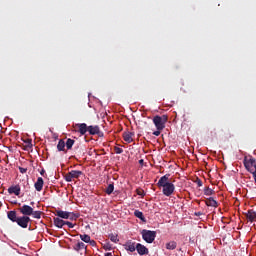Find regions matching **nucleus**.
Listing matches in <instances>:
<instances>
[{
    "mask_svg": "<svg viewBox=\"0 0 256 256\" xmlns=\"http://www.w3.org/2000/svg\"><path fill=\"white\" fill-rule=\"evenodd\" d=\"M109 239L112 243H119V238L117 234H109Z\"/></svg>",
    "mask_w": 256,
    "mask_h": 256,
    "instance_id": "cd10ccee",
    "label": "nucleus"
},
{
    "mask_svg": "<svg viewBox=\"0 0 256 256\" xmlns=\"http://www.w3.org/2000/svg\"><path fill=\"white\" fill-rule=\"evenodd\" d=\"M31 221V218L29 216H21L18 217V220L16 221L17 225L19 227H22V229H27L29 227V222Z\"/></svg>",
    "mask_w": 256,
    "mask_h": 256,
    "instance_id": "423d86ee",
    "label": "nucleus"
},
{
    "mask_svg": "<svg viewBox=\"0 0 256 256\" xmlns=\"http://www.w3.org/2000/svg\"><path fill=\"white\" fill-rule=\"evenodd\" d=\"M65 220L59 218V217H54L53 218V223L55 227H58V229H63V226L65 225Z\"/></svg>",
    "mask_w": 256,
    "mask_h": 256,
    "instance_id": "4468645a",
    "label": "nucleus"
},
{
    "mask_svg": "<svg viewBox=\"0 0 256 256\" xmlns=\"http://www.w3.org/2000/svg\"><path fill=\"white\" fill-rule=\"evenodd\" d=\"M113 191H115V185H113V183L109 184L105 190V193L107 195H111V193H113Z\"/></svg>",
    "mask_w": 256,
    "mask_h": 256,
    "instance_id": "b1692460",
    "label": "nucleus"
},
{
    "mask_svg": "<svg viewBox=\"0 0 256 256\" xmlns=\"http://www.w3.org/2000/svg\"><path fill=\"white\" fill-rule=\"evenodd\" d=\"M215 194V190L209 188V187H206L204 189V195H207V196H211V195H214Z\"/></svg>",
    "mask_w": 256,
    "mask_h": 256,
    "instance_id": "c85d7f7f",
    "label": "nucleus"
},
{
    "mask_svg": "<svg viewBox=\"0 0 256 256\" xmlns=\"http://www.w3.org/2000/svg\"><path fill=\"white\" fill-rule=\"evenodd\" d=\"M88 243L91 245V247H95V245H97V242H95V240H91V239Z\"/></svg>",
    "mask_w": 256,
    "mask_h": 256,
    "instance_id": "4c0bfd02",
    "label": "nucleus"
},
{
    "mask_svg": "<svg viewBox=\"0 0 256 256\" xmlns=\"http://www.w3.org/2000/svg\"><path fill=\"white\" fill-rule=\"evenodd\" d=\"M196 184L198 185V187H203V182L201 181V179H197Z\"/></svg>",
    "mask_w": 256,
    "mask_h": 256,
    "instance_id": "e433bc0d",
    "label": "nucleus"
},
{
    "mask_svg": "<svg viewBox=\"0 0 256 256\" xmlns=\"http://www.w3.org/2000/svg\"><path fill=\"white\" fill-rule=\"evenodd\" d=\"M137 195H139L140 197H145V191H143L142 189H137L136 190Z\"/></svg>",
    "mask_w": 256,
    "mask_h": 256,
    "instance_id": "473e14b6",
    "label": "nucleus"
},
{
    "mask_svg": "<svg viewBox=\"0 0 256 256\" xmlns=\"http://www.w3.org/2000/svg\"><path fill=\"white\" fill-rule=\"evenodd\" d=\"M41 214H42V212L41 211H34V210H32V216H33V218L34 219H41Z\"/></svg>",
    "mask_w": 256,
    "mask_h": 256,
    "instance_id": "c756f323",
    "label": "nucleus"
},
{
    "mask_svg": "<svg viewBox=\"0 0 256 256\" xmlns=\"http://www.w3.org/2000/svg\"><path fill=\"white\" fill-rule=\"evenodd\" d=\"M44 181L42 177H38L37 181L34 184V187L36 189V191H43V185H44Z\"/></svg>",
    "mask_w": 256,
    "mask_h": 256,
    "instance_id": "2eb2a0df",
    "label": "nucleus"
},
{
    "mask_svg": "<svg viewBox=\"0 0 256 256\" xmlns=\"http://www.w3.org/2000/svg\"><path fill=\"white\" fill-rule=\"evenodd\" d=\"M80 239L84 243H89L91 241V236H89L87 234H80Z\"/></svg>",
    "mask_w": 256,
    "mask_h": 256,
    "instance_id": "a878e982",
    "label": "nucleus"
},
{
    "mask_svg": "<svg viewBox=\"0 0 256 256\" xmlns=\"http://www.w3.org/2000/svg\"><path fill=\"white\" fill-rule=\"evenodd\" d=\"M83 249H87V246H86L85 243H83V242H78V243L74 246V250H75V251H83Z\"/></svg>",
    "mask_w": 256,
    "mask_h": 256,
    "instance_id": "4be33fe9",
    "label": "nucleus"
},
{
    "mask_svg": "<svg viewBox=\"0 0 256 256\" xmlns=\"http://www.w3.org/2000/svg\"><path fill=\"white\" fill-rule=\"evenodd\" d=\"M141 235H142V239L146 243H153V241H155V237H157V232L156 231L147 230V229H143L141 231Z\"/></svg>",
    "mask_w": 256,
    "mask_h": 256,
    "instance_id": "7ed1b4c3",
    "label": "nucleus"
},
{
    "mask_svg": "<svg viewBox=\"0 0 256 256\" xmlns=\"http://www.w3.org/2000/svg\"><path fill=\"white\" fill-rule=\"evenodd\" d=\"M83 175V171L80 170H71L70 172H68L65 175V181H67V183H71V181H73V179H79V177Z\"/></svg>",
    "mask_w": 256,
    "mask_h": 256,
    "instance_id": "20e7f679",
    "label": "nucleus"
},
{
    "mask_svg": "<svg viewBox=\"0 0 256 256\" xmlns=\"http://www.w3.org/2000/svg\"><path fill=\"white\" fill-rule=\"evenodd\" d=\"M19 171L22 174L27 173V168L19 167Z\"/></svg>",
    "mask_w": 256,
    "mask_h": 256,
    "instance_id": "c9c22d12",
    "label": "nucleus"
},
{
    "mask_svg": "<svg viewBox=\"0 0 256 256\" xmlns=\"http://www.w3.org/2000/svg\"><path fill=\"white\" fill-rule=\"evenodd\" d=\"M166 249H168V251H174V249H177V242L170 241L166 243Z\"/></svg>",
    "mask_w": 256,
    "mask_h": 256,
    "instance_id": "412c9836",
    "label": "nucleus"
},
{
    "mask_svg": "<svg viewBox=\"0 0 256 256\" xmlns=\"http://www.w3.org/2000/svg\"><path fill=\"white\" fill-rule=\"evenodd\" d=\"M143 163H145V161H144L143 159H140V160H139V164H140V165H143Z\"/></svg>",
    "mask_w": 256,
    "mask_h": 256,
    "instance_id": "a19ab883",
    "label": "nucleus"
},
{
    "mask_svg": "<svg viewBox=\"0 0 256 256\" xmlns=\"http://www.w3.org/2000/svg\"><path fill=\"white\" fill-rule=\"evenodd\" d=\"M7 217L10 219V221H12V223H17V220L19 219L16 211H8Z\"/></svg>",
    "mask_w": 256,
    "mask_h": 256,
    "instance_id": "a211bd4d",
    "label": "nucleus"
},
{
    "mask_svg": "<svg viewBox=\"0 0 256 256\" xmlns=\"http://www.w3.org/2000/svg\"><path fill=\"white\" fill-rule=\"evenodd\" d=\"M66 149H73V145H75V140L68 138L67 141L65 142Z\"/></svg>",
    "mask_w": 256,
    "mask_h": 256,
    "instance_id": "5701e85b",
    "label": "nucleus"
},
{
    "mask_svg": "<svg viewBox=\"0 0 256 256\" xmlns=\"http://www.w3.org/2000/svg\"><path fill=\"white\" fill-rule=\"evenodd\" d=\"M153 135H155V137H159V135H161V130H156L153 132Z\"/></svg>",
    "mask_w": 256,
    "mask_h": 256,
    "instance_id": "f704fd0d",
    "label": "nucleus"
},
{
    "mask_svg": "<svg viewBox=\"0 0 256 256\" xmlns=\"http://www.w3.org/2000/svg\"><path fill=\"white\" fill-rule=\"evenodd\" d=\"M104 256H113V254L111 252H107L104 254Z\"/></svg>",
    "mask_w": 256,
    "mask_h": 256,
    "instance_id": "ea45409f",
    "label": "nucleus"
},
{
    "mask_svg": "<svg viewBox=\"0 0 256 256\" xmlns=\"http://www.w3.org/2000/svg\"><path fill=\"white\" fill-rule=\"evenodd\" d=\"M44 173H45V170H42V171L40 172L41 175H43Z\"/></svg>",
    "mask_w": 256,
    "mask_h": 256,
    "instance_id": "79ce46f5",
    "label": "nucleus"
},
{
    "mask_svg": "<svg viewBox=\"0 0 256 256\" xmlns=\"http://www.w3.org/2000/svg\"><path fill=\"white\" fill-rule=\"evenodd\" d=\"M65 225H67L69 227V229H73V227H75V224H73V223H71L69 221H66Z\"/></svg>",
    "mask_w": 256,
    "mask_h": 256,
    "instance_id": "72a5a7b5",
    "label": "nucleus"
},
{
    "mask_svg": "<svg viewBox=\"0 0 256 256\" xmlns=\"http://www.w3.org/2000/svg\"><path fill=\"white\" fill-rule=\"evenodd\" d=\"M65 141L64 140H59L57 144V149L58 151H65Z\"/></svg>",
    "mask_w": 256,
    "mask_h": 256,
    "instance_id": "bb28decb",
    "label": "nucleus"
},
{
    "mask_svg": "<svg viewBox=\"0 0 256 256\" xmlns=\"http://www.w3.org/2000/svg\"><path fill=\"white\" fill-rule=\"evenodd\" d=\"M103 249L105 251H112L113 250V245H111V243L109 242H106L104 245H103Z\"/></svg>",
    "mask_w": 256,
    "mask_h": 256,
    "instance_id": "7c9ffc66",
    "label": "nucleus"
},
{
    "mask_svg": "<svg viewBox=\"0 0 256 256\" xmlns=\"http://www.w3.org/2000/svg\"><path fill=\"white\" fill-rule=\"evenodd\" d=\"M135 133L133 132H124L123 133V139L126 141V143H133V136Z\"/></svg>",
    "mask_w": 256,
    "mask_h": 256,
    "instance_id": "dca6fc26",
    "label": "nucleus"
},
{
    "mask_svg": "<svg viewBox=\"0 0 256 256\" xmlns=\"http://www.w3.org/2000/svg\"><path fill=\"white\" fill-rule=\"evenodd\" d=\"M136 251L138 253V255H149V248H146L145 245L141 244V243H137L136 244Z\"/></svg>",
    "mask_w": 256,
    "mask_h": 256,
    "instance_id": "9d476101",
    "label": "nucleus"
},
{
    "mask_svg": "<svg viewBox=\"0 0 256 256\" xmlns=\"http://www.w3.org/2000/svg\"><path fill=\"white\" fill-rule=\"evenodd\" d=\"M246 218L248 219V221H250V223H255V221H256L255 210H253V209L248 210L246 213Z\"/></svg>",
    "mask_w": 256,
    "mask_h": 256,
    "instance_id": "f8f14e48",
    "label": "nucleus"
},
{
    "mask_svg": "<svg viewBox=\"0 0 256 256\" xmlns=\"http://www.w3.org/2000/svg\"><path fill=\"white\" fill-rule=\"evenodd\" d=\"M195 215H196V217H201V215H203V213L202 212H196Z\"/></svg>",
    "mask_w": 256,
    "mask_h": 256,
    "instance_id": "58836bf2",
    "label": "nucleus"
},
{
    "mask_svg": "<svg viewBox=\"0 0 256 256\" xmlns=\"http://www.w3.org/2000/svg\"><path fill=\"white\" fill-rule=\"evenodd\" d=\"M8 193L9 195H16V196L21 195V186L19 185L10 186L8 188Z\"/></svg>",
    "mask_w": 256,
    "mask_h": 256,
    "instance_id": "9b49d317",
    "label": "nucleus"
},
{
    "mask_svg": "<svg viewBox=\"0 0 256 256\" xmlns=\"http://www.w3.org/2000/svg\"><path fill=\"white\" fill-rule=\"evenodd\" d=\"M114 151H115L116 155H121V153H123V148L115 147Z\"/></svg>",
    "mask_w": 256,
    "mask_h": 256,
    "instance_id": "2f4dec72",
    "label": "nucleus"
},
{
    "mask_svg": "<svg viewBox=\"0 0 256 256\" xmlns=\"http://www.w3.org/2000/svg\"><path fill=\"white\" fill-rule=\"evenodd\" d=\"M125 251H129L130 253H135L137 250V242L133 240H127L123 245Z\"/></svg>",
    "mask_w": 256,
    "mask_h": 256,
    "instance_id": "0eeeda50",
    "label": "nucleus"
},
{
    "mask_svg": "<svg viewBox=\"0 0 256 256\" xmlns=\"http://www.w3.org/2000/svg\"><path fill=\"white\" fill-rule=\"evenodd\" d=\"M55 215L60 219H69V212L63 210H56Z\"/></svg>",
    "mask_w": 256,
    "mask_h": 256,
    "instance_id": "f3484780",
    "label": "nucleus"
},
{
    "mask_svg": "<svg viewBox=\"0 0 256 256\" xmlns=\"http://www.w3.org/2000/svg\"><path fill=\"white\" fill-rule=\"evenodd\" d=\"M88 133L89 135H98V137H103V132L99 126H88Z\"/></svg>",
    "mask_w": 256,
    "mask_h": 256,
    "instance_id": "1a4fd4ad",
    "label": "nucleus"
},
{
    "mask_svg": "<svg viewBox=\"0 0 256 256\" xmlns=\"http://www.w3.org/2000/svg\"><path fill=\"white\" fill-rule=\"evenodd\" d=\"M205 203L207 207H219V203H217V200H214L213 197L206 199Z\"/></svg>",
    "mask_w": 256,
    "mask_h": 256,
    "instance_id": "6ab92c4d",
    "label": "nucleus"
},
{
    "mask_svg": "<svg viewBox=\"0 0 256 256\" xmlns=\"http://www.w3.org/2000/svg\"><path fill=\"white\" fill-rule=\"evenodd\" d=\"M76 127H78V133H80V135H85V133L89 131V126L85 123L76 124Z\"/></svg>",
    "mask_w": 256,
    "mask_h": 256,
    "instance_id": "ddd939ff",
    "label": "nucleus"
},
{
    "mask_svg": "<svg viewBox=\"0 0 256 256\" xmlns=\"http://www.w3.org/2000/svg\"><path fill=\"white\" fill-rule=\"evenodd\" d=\"M244 167L249 171V173H253L256 170V161L255 158H250L247 160V158L244 159Z\"/></svg>",
    "mask_w": 256,
    "mask_h": 256,
    "instance_id": "39448f33",
    "label": "nucleus"
},
{
    "mask_svg": "<svg viewBox=\"0 0 256 256\" xmlns=\"http://www.w3.org/2000/svg\"><path fill=\"white\" fill-rule=\"evenodd\" d=\"M78 217H79V214H76L74 212H68V219L70 221H77Z\"/></svg>",
    "mask_w": 256,
    "mask_h": 256,
    "instance_id": "393cba45",
    "label": "nucleus"
},
{
    "mask_svg": "<svg viewBox=\"0 0 256 256\" xmlns=\"http://www.w3.org/2000/svg\"><path fill=\"white\" fill-rule=\"evenodd\" d=\"M19 211L24 217H30V215H33V208L27 204L20 207Z\"/></svg>",
    "mask_w": 256,
    "mask_h": 256,
    "instance_id": "6e6552de",
    "label": "nucleus"
},
{
    "mask_svg": "<svg viewBox=\"0 0 256 256\" xmlns=\"http://www.w3.org/2000/svg\"><path fill=\"white\" fill-rule=\"evenodd\" d=\"M134 216L137 217V219H140V221H143V223L147 222V219L145 218V216L143 215V212L139 211V210H135L134 211Z\"/></svg>",
    "mask_w": 256,
    "mask_h": 256,
    "instance_id": "aec40b11",
    "label": "nucleus"
},
{
    "mask_svg": "<svg viewBox=\"0 0 256 256\" xmlns=\"http://www.w3.org/2000/svg\"><path fill=\"white\" fill-rule=\"evenodd\" d=\"M169 177H171L170 174H165L157 182V187H159V189L162 188V193L165 197H171V195L175 193V184L169 181Z\"/></svg>",
    "mask_w": 256,
    "mask_h": 256,
    "instance_id": "f257e3e1",
    "label": "nucleus"
},
{
    "mask_svg": "<svg viewBox=\"0 0 256 256\" xmlns=\"http://www.w3.org/2000/svg\"><path fill=\"white\" fill-rule=\"evenodd\" d=\"M168 117L167 115H162V116H159V115H156L153 117V123L156 127V129L158 131H163L164 128H165V124L167 123L168 121Z\"/></svg>",
    "mask_w": 256,
    "mask_h": 256,
    "instance_id": "f03ea898",
    "label": "nucleus"
}]
</instances>
